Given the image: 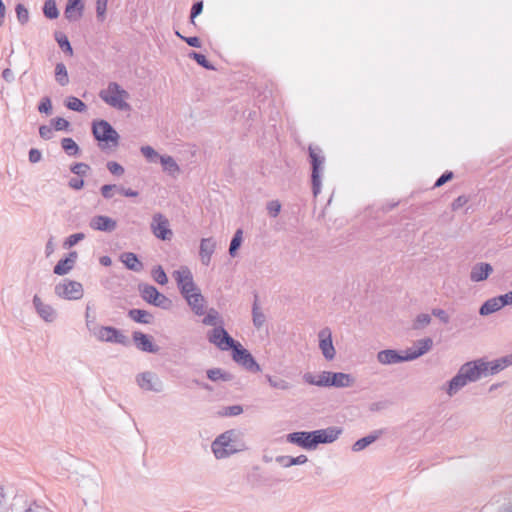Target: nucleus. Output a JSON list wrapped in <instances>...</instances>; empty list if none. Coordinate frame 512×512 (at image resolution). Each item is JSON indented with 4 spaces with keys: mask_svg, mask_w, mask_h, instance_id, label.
<instances>
[{
    "mask_svg": "<svg viewBox=\"0 0 512 512\" xmlns=\"http://www.w3.org/2000/svg\"><path fill=\"white\" fill-rule=\"evenodd\" d=\"M245 449L246 445L242 439V434L235 429L220 434L211 444V450L216 459H225Z\"/></svg>",
    "mask_w": 512,
    "mask_h": 512,
    "instance_id": "obj_1",
    "label": "nucleus"
},
{
    "mask_svg": "<svg viewBox=\"0 0 512 512\" xmlns=\"http://www.w3.org/2000/svg\"><path fill=\"white\" fill-rule=\"evenodd\" d=\"M480 367L481 366H477L475 360L464 363L459 368L457 374L442 387V390H444L449 397L454 396L468 383L476 382L481 378L479 371L483 369Z\"/></svg>",
    "mask_w": 512,
    "mask_h": 512,
    "instance_id": "obj_2",
    "label": "nucleus"
},
{
    "mask_svg": "<svg viewBox=\"0 0 512 512\" xmlns=\"http://www.w3.org/2000/svg\"><path fill=\"white\" fill-rule=\"evenodd\" d=\"M99 97L104 103L116 110H131V105L128 103L130 94L117 82H109L106 88L100 90Z\"/></svg>",
    "mask_w": 512,
    "mask_h": 512,
    "instance_id": "obj_3",
    "label": "nucleus"
},
{
    "mask_svg": "<svg viewBox=\"0 0 512 512\" xmlns=\"http://www.w3.org/2000/svg\"><path fill=\"white\" fill-rule=\"evenodd\" d=\"M92 133L99 146L104 149L106 147L115 148L119 144V134L106 120H96L92 123Z\"/></svg>",
    "mask_w": 512,
    "mask_h": 512,
    "instance_id": "obj_4",
    "label": "nucleus"
},
{
    "mask_svg": "<svg viewBox=\"0 0 512 512\" xmlns=\"http://www.w3.org/2000/svg\"><path fill=\"white\" fill-rule=\"evenodd\" d=\"M54 293L57 297L69 301L79 300L84 295V289L80 282L63 279L54 287Z\"/></svg>",
    "mask_w": 512,
    "mask_h": 512,
    "instance_id": "obj_5",
    "label": "nucleus"
},
{
    "mask_svg": "<svg viewBox=\"0 0 512 512\" xmlns=\"http://www.w3.org/2000/svg\"><path fill=\"white\" fill-rule=\"evenodd\" d=\"M309 156L312 165V188L314 196H317L321 190L320 171L323 169L325 158L322 150L317 146H309Z\"/></svg>",
    "mask_w": 512,
    "mask_h": 512,
    "instance_id": "obj_6",
    "label": "nucleus"
},
{
    "mask_svg": "<svg viewBox=\"0 0 512 512\" xmlns=\"http://www.w3.org/2000/svg\"><path fill=\"white\" fill-rule=\"evenodd\" d=\"M135 381L139 388L146 392L161 393L164 390L163 381L152 371H144L137 374Z\"/></svg>",
    "mask_w": 512,
    "mask_h": 512,
    "instance_id": "obj_7",
    "label": "nucleus"
},
{
    "mask_svg": "<svg viewBox=\"0 0 512 512\" xmlns=\"http://www.w3.org/2000/svg\"><path fill=\"white\" fill-rule=\"evenodd\" d=\"M173 277L183 297L199 290L194 283L192 272L187 266H181L174 271Z\"/></svg>",
    "mask_w": 512,
    "mask_h": 512,
    "instance_id": "obj_8",
    "label": "nucleus"
},
{
    "mask_svg": "<svg viewBox=\"0 0 512 512\" xmlns=\"http://www.w3.org/2000/svg\"><path fill=\"white\" fill-rule=\"evenodd\" d=\"M475 361L477 366H481L480 368L483 369L482 371H479L481 377L495 375L512 365V353L490 362H487L484 359H477Z\"/></svg>",
    "mask_w": 512,
    "mask_h": 512,
    "instance_id": "obj_9",
    "label": "nucleus"
},
{
    "mask_svg": "<svg viewBox=\"0 0 512 512\" xmlns=\"http://www.w3.org/2000/svg\"><path fill=\"white\" fill-rule=\"evenodd\" d=\"M93 330L94 336L101 342L122 345H126L128 342L127 337L117 328L111 326H99V328H95Z\"/></svg>",
    "mask_w": 512,
    "mask_h": 512,
    "instance_id": "obj_10",
    "label": "nucleus"
},
{
    "mask_svg": "<svg viewBox=\"0 0 512 512\" xmlns=\"http://www.w3.org/2000/svg\"><path fill=\"white\" fill-rule=\"evenodd\" d=\"M207 338L210 343L223 351L231 349L236 343L222 326L215 327L209 331Z\"/></svg>",
    "mask_w": 512,
    "mask_h": 512,
    "instance_id": "obj_11",
    "label": "nucleus"
},
{
    "mask_svg": "<svg viewBox=\"0 0 512 512\" xmlns=\"http://www.w3.org/2000/svg\"><path fill=\"white\" fill-rule=\"evenodd\" d=\"M231 349L233 350V360L235 362L242 365L249 371L259 372L261 370L260 365L255 361L248 350L241 346L240 343L236 342L234 347H231Z\"/></svg>",
    "mask_w": 512,
    "mask_h": 512,
    "instance_id": "obj_12",
    "label": "nucleus"
},
{
    "mask_svg": "<svg viewBox=\"0 0 512 512\" xmlns=\"http://www.w3.org/2000/svg\"><path fill=\"white\" fill-rule=\"evenodd\" d=\"M151 230L153 234L161 240H170L173 233L169 228L168 219L161 213L153 215L151 222Z\"/></svg>",
    "mask_w": 512,
    "mask_h": 512,
    "instance_id": "obj_13",
    "label": "nucleus"
},
{
    "mask_svg": "<svg viewBox=\"0 0 512 512\" xmlns=\"http://www.w3.org/2000/svg\"><path fill=\"white\" fill-rule=\"evenodd\" d=\"M319 339V348L324 356V358L328 361H331L335 358L336 350L332 341V332L326 327L319 331L318 333Z\"/></svg>",
    "mask_w": 512,
    "mask_h": 512,
    "instance_id": "obj_14",
    "label": "nucleus"
},
{
    "mask_svg": "<svg viewBox=\"0 0 512 512\" xmlns=\"http://www.w3.org/2000/svg\"><path fill=\"white\" fill-rule=\"evenodd\" d=\"M33 307L37 315L46 323H52L57 319V311L48 303H45L37 294L32 299Z\"/></svg>",
    "mask_w": 512,
    "mask_h": 512,
    "instance_id": "obj_15",
    "label": "nucleus"
},
{
    "mask_svg": "<svg viewBox=\"0 0 512 512\" xmlns=\"http://www.w3.org/2000/svg\"><path fill=\"white\" fill-rule=\"evenodd\" d=\"M377 361L382 365H394L407 362L408 356L405 351H397L395 349L381 350L376 355Z\"/></svg>",
    "mask_w": 512,
    "mask_h": 512,
    "instance_id": "obj_16",
    "label": "nucleus"
},
{
    "mask_svg": "<svg viewBox=\"0 0 512 512\" xmlns=\"http://www.w3.org/2000/svg\"><path fill=\"white\" fill-rule=\"evenodd\" d=\"M315 447L319 444H328L336 441L342 434V429L339 427L331 426L325 429L312 431Z\"/></svg>",
    "mask_w": 512,
    "mask_h": 512,
    "instance_id": "obj_17",
    "label": "nucleus"
},
{
    "mask_svg": "<svg viewBox=\"0 0 512 512\" xmlns=\"http://www.w3.org/2000/svg\"><path fill=\"white\" fill-rule=\"evenodd\" d=\"M89 227L95 231L111 233L117 228V222L105 215H95L89 220Z\"/></svg>",
    "mask_w": 512,
    "mask_h": 512,
    "instance_id": "obj_18",
    "label": "nucleus"
},
{
    "mask_svg": "<svg viewBox=\"0 0 512 512\" xmlns=\"http://www.w3.org/2000/svg\"><path fill=\"white\" fill-rule=\"evenodd\" d=\"M287 441L289 443L298 445L307 450H314L316 448L312 431H300L290 433L287 435Z\"/></svg>",
    "mask_w": 512,
    "mask_h": 512,
    "instance_id": "obj_19",
    "label": "nucleus"
},
{
    "mask_svg": "<svg viewBox=\"0 0 512 512\" xmlns=\"http://www.w3.org/2000/svg\"><path fill=\"white\" fill-rule=\"evenodd\" d=\"M433 346V340L431 338H423L415 342L414 347L406 350L408 360L413 361L422 355L428 353Z\"/></svg>",
    "mask_w": 512,
    "mask_h": 512,
    "instance_id": "obj_20",
    "label": "nucleus"
},
{
    "mask_svg": "<svg viewBox=\"0 0 512 512\" xmlns=\"http://www.w3.org/2000/svg\"><path fill=\"white\" fill-rule=\"evenodd\" d=\"M140 291L145 301L157 307L163 306V303L167 301V298L152 285L141 286Z\"/></svg>",
    "mask_w": 512,
    "mask_h": 512,
    "instance_id": "obj_21",
    "label": "nucleus"
},
{
    "mask_svg": "<svg viewBox=\"0 0 512 512\" xmlns=\"http://www.w3.org/2000/svg\"><path fill=\"white\" fill-rule=\"evenodd\" d=\"M184 298L195 315L203 316L206 313V301L200 290L186 295Z\"/></svg>",
    "mask_w": 512,
    "mask_h": 512,
    "instance_id": "obj_22",
    "label": "nucleus"
},
{
    "mask_svg": "<svg viewBox=\"0 0 512 512\" xmlns=\"http://www.w3.org/2000/svg\"><path fill=\"white\" fill-rule=\"evenodd\" d=\"M329 387L348 388L355 384V378L348 373L329 371Z\"/></svg>",
    "mask_w": 512,
    "mask_h": 512,
    "instance_id": "obj_23",
    "label": "nucleus"
},
{
    "mask_svg": "<svg viewBox=\"0 0 512 512\" xmlns=\"http://www.w3.org/2000/svg\"><path fill=\"white\" fill-rule=\"evenodd\" d=\"M216 249V241L213 237L203 238L200 242L199 256L203 265L208 266Z\"/></svg>",
    "mask_w": 512,
    "mask_h": 512,
    "instance_id": "obj_24",
    "label": "nucleus"
},
{
    "mask_svg": "<svg viewBox=\"0 0 512 512\" xmlns=\"http://www.w3.org/2000/svg\"><path fill=\"white\" fill-rule=\"evenodd\" d=\"M493 272V267L489 263H476L470 271V280L472 282H481L486 280Z\"/></svg>",
    "mask_w": 512,
    "mask_h": 512,
    "instance_id": "obj_25",
    "label": "nucleus"
},
{
    "mask_svg": "<svg viewBox=\"0 0 512 512\" xmlns=\"http://www.w3.org/2000/svg\"><path fill=\"white\" fill-rule=\"evenodd\" d=\"M84 5L82 0H68L64 15L69 21H77L82 17Z\"/></svg>",
    "mask_w": 512,
    "mask_h": 512,
    "instance_id": "obj_26",
    "label": "nucleus"
},
{
    "mask_svg": "<svg viewBox=\"0 0 512 512\" xmlns=\"http://www.w3.org/2000/svg\"><path fill=\"white\" fill-rule=\"evenodd\" d=\"M133 340L136 347L144 352L156 353L158 351V347L152 343L151 338L142 332L135 331Z\"/></svg>",
    "mask_w": 512,
    "mask_h": 512,
    "instance_id": "obj_27",
    "label": "nucleus"
},
{
    "mask_svg": "<svg viewBox=\"0 0 512 512\" xmlns=\"http://www.w3.org/2000/svg\"><path fill=\"white\" fill-rule=\"evenodd\" d=\"M329 371H322L320 374L315 375L311 372H306L303 375V381L309 385L318 387H329Z\"/></svg>",
    "mask_w": 512,
    "mask_h": 512,
    "instance_id": "obj_28",
    "label": "nucleus"
},
{
    "mask_svg": "<svg viewBox=\"0 0 512 512\" xmlns=\"http://www.w3.org/2000/svg\"><path fill=\"white\" fill-rule=\"evenodd\" d=\"M121 262L126 266L127 269L134 272H140L143 269V264L139 261L137 255L133 252H124L120 256Z\"/></svg>",
    "mask_w": 512,
    "mask_h": 512,
    "instance_id": "obj_29",
    "label": "nucleus"
},
{
    "mask_svg": "<svg viewBox=\"0 0 512 512\" xmlns=\"http://www.w3.org/2000/svg\"><path fill=\"white\" fill-rule=\"evenodd\" d=\"M382 434V431L377 430L373 433L357 440L351 447L353 452H360L364 449H366L369 445L374 443Z\"/></svg>",
    "mask_w": 512,
    "mask_h": 512,
    "instance_id": "obj_30",
    "label": "nucleus"
},
{
    "mask_svg": "<svg viewBox=\"0 0 512 512\" xmlns=\"http://www.w3.org/2000/svg\"><path fill=\"white\" fill-rule=\"evenodd\" d=\"M252 321L253 325L256 329H261L264 324L266 323V315L262 311L257 296L255 297V300L252 305Z\"/></svg>",
    "mask_w": 512,
    "mask_h": 512,
    "instance_id": "obj_31",
    "label": "nucleus"
},
{
    "mask_svg": "<svg viewBox=\"0 0 512 512\" xmlns=\"http://www.w3.org/2000/svg\"><path fill=\"white\" fill-rule=\"evenodd\" d=\"M159 160L165 172L172 176H176L179 174L180 167L173 157L169 155H163L159 157Z\"/></svg>",
    "mask_w": 512,
    "mask_h": 512,
    "instance_id": "obj_32",
    "label": "nucleus"
},
{
    "mask_svg": "<svg viewBox=\"0 0 512 512\" xmlns=\"http://www.w3.org/2000/svg\"><path fill=\"white\" fill-rule=\"evenodd\" d=\"M276 462L282 465L285 468L291 467L293 465H303L308 461L306 455H299L297 457L292 456H277Z\"/></svg>",
    "mask_w": 512,
    "mask_h": 512,
    "instance_id": "obj_33",
    "label": "nucleus"
},
{
    "mask_svg": "<svg viewBox=\"0 0 512 512\" xmlns=\"http://www.w3.org/2000/svg\"><path fill=\"white\" fill-rule=\"evenodd\" d=\"M265 378L269 386L273 389L288 391L292 388L291 383L281 377L267 374Z\"/></svg>",
    "mask_w": 512,
    "mask_h": 512,
    "instance_id": "obj_34",
    "label": "nucleus"
},
{
    "mask_svg": "<svg viewBox=\"0 0 512 512\" xmlns=\"http://www.w3.org/2000/svg\"><path fill=\"white\" fill-rule=\"evenodd\" d=\"M502 309L501 304L499 303L497 297H493L485 301L479 309V314L481 316H488L492 313H495Z\"/></svg>",
    "mask_w": 512,
    "mask_h": 512,
    "instance_id": "obj_35",
    "label": "nucleus"
},
{
    "mask_svg": "<svg viewBox=\"0 0 512 512\" xmlns=\"http://www.w3.org/2000/svg\"><path fill=\"white\" fill-rule=\"evenodd\" d=\"M202 323L207 326H214L215 328L222 326L223 320L215 308H210L207 311L206 316L203 318Z\"/></svg>",
    "mask_w": 512,
    "mask_h": 512,
    "instance_id": "obj_36",
    "label": "nucleus"
},
{
    "mask_svg": "<svg viewBox=\"0 0 512 512\" xmlns=\"http://www.w3.org/2000/svg\"><path fill=\"white\" fill-rule=\"evenodd\" d=\"M128 316L135 322L141 324H149L152 320V315L146 310L131 309L128 312Z\"/></svg>",
    "mask_w": 512,
    "mask_h": 512,
    "instance_id": "obj_37",
    "label": "nucleus"
},
{
    "mask_svg": "<svg viewBox=\"0 0 512 512\" xmlns=\"http://www.w3.org/2000/svg\"><path fill=\"white\" fill-rule=\"evenodd\" d=\"M55 80L61 86H66L69 83L67 68L62 62L55 66Z\"/></svg>",
    "mask_w": 512,
    "mask_h": 512,
    "instance_id": "obj_38",
    "label": "nucleus"
},
{
    "mask_svg": "<svg viewBox=\"0 0 512 512\" xmlns=\"http://www.w3.org/2000/svg\"><path fill=\"white\" fill-rule=\"evenodd\" d=\"M65 106L72 111H76V112H80V113L85 112L87 109L86 104L74 96H69L66 98Z\"/></svg>",
    "mask_w": 512,
    "mask_h": 512,
    "instance_id": "obj_39",
    "label": "nucleus"
},
{
    "mask_svg": "<svg viewBox=\"0 0 512 512\" xmlns=\"http://www.w3.org/2000/svg\"><path fill=\"white\" fill-rule=\"evenodd\" d=\"M207 377L211 381H214V382L218 381V380H222V381H230V380H232V375L230 373H227V372L223 371L220 368L209 369L207 371Z\"/></svg>",
    "mask_w": 512,
    "mask_h": 512,
    "instance_id": "obj_40",
    "label": "nucleus"
},
{
    "mask_svg": "<svg viewBox=\"0 0 512 512\" xmlns=\"http://www.w3.org/2000/svg\"><path fill=\"white\" fill-rule=\"evenodd\" d=\"M43 13L49 19H56L59 16L55 0H46L43 6Z\"/></svg>",
    "mask_w": 512,
    "mask_h": 512,
    "instance_id": "obj_41",
    "label": "nucleus"
},
{
    "mask_svg": "<svg viewBox=\"0 0 512 512\" xmlns=\"http://www.w3.org/2000/svg\"><path fill=\"white\" fill-rule=\"evenodd\" d=\"M61 146L69 156H74L79 152V146L72 138H63Z\"/></svg>",
    "mask_w": 512,
    "mask_h": 512,
    "instance_id": "obj_42",
    "label": "nucleus"
},
{
    "mask_svg": "<svg viewBox=\"0 0 512 512\" xmlns=\"http://www.w3.org/2000/svg\"><path fill=\"white\" fill-rule=\"evenodd\" d=\"M72 269H73V266L71 265V260L67 261L66 259H61L54 266L53 272L56 275L63 276V275L68 274Z\"/></svg>",
    "mask_w": 512,
    "mask_h": 512,
    "instance_id": "obj_43",
    "label": "nucleus"
},
{
    "mask_svg": "<svg viewBox=\"0 0 512 512\" xmlns=\"http://www.w3.org/2000/svg\"><path fill=\"white\" fill-rule=\"evenodd\" d=\"M242 240H243V231H242V229H238L235 232V234L230 242L229 254L232 257H234L236 255V251L240 247Z\"/></svg>",
    "mask_w": 512,
    "mask_h": 512,
    "instance_id": "obj_44",
    "label": "nucleus"
},
{
    "mask_svg": "<svg viewBox=\"0 0 512 512\" xmlns=\"http://www.w3.org/2000/svg\"><path fill=\"white\" fill-rule=\"evenodd\" d=\"M16 17L21 25H25L29 21V12L27 8L19 3L15 7Z\"/></svg>",
    "mask_w": 512,
    "mask_h": 512,
    "instance_id": "obj_45",
    "label": "nucleus"
},
{
    "mask_svg": "<svg viewBox=\"0 0 512 512\" xmlns=\"http://www.w3.org/2000/svg\"><path fill=\"white\" fill-rule=\"evenodd\" d=\"M430 323H431L430 315H428L426 313L419 314L413 322V329H415V330L423 329L426 326H428Z\"/></svg>",
    "mask_w": 512,
    "mask_h": 512,
    "instance_id": "obj_46",
    "label": "nucleus"
},
{
    "mask_svg": "<svg viewBox=\"0 0 512 512\" xmlns=\"http://www.w3.org/2000/svg\"><path fill=\"white\" fill-rule=\"evenodd\" d=\"M55 39H56L57 43L59 44L60 48L65 53H68L70 56L73 54V49H72V47L70 45V42H69L68 38L64 34L57 33L55 35Z\"/></svg>",
    "mask_w": 512,
    "mask_h": 512,
    "instance_id": "obj_47",
    "label": "nucleus"
},
{
    "mask_svg": "<svg viewBox=\"0 0 512 512\" xmlns=\"http://www.w3.org/2000/svg\"><path fill=\"white\" fill-rule=\"evenodd\" d=\"M152 277L160 285H165L168 282L167 275L161 266H156L152 270Z\"/></svg>",
    "mask_w": 512,
    "mask_h": 512,
    "instance_id": "obj_48",
    "label": "nucleus"
},
{
    "mask_svg": "<svg viewBox=\"0 0 512 512\" xmlns=\"http://www.w3.org/2000/svg\"><path fill=\"white\" fill-rule=\"evenodd\" d=\"M189 57L194 59L202 67L208 70H214V66L210 64V62L206 59V57L203 54L197 52H190Z\"/></svg>",
    "mask_w": 512,
    "mask_h": 512,
    "instance_id": "obj_49",
    "label": "nucleus"
},
{
    "mask_svg": "<svg viewBox=\"0 0 512 512\" xmlns=\"http://www.w3.org/2000/svg\"><path fill=\"white\" fill-rule=\"evenodd\" d=\"M85 238V234L84 233H75V234H72L70 235L63 243V247L65 249H69L73 246H75L76 244H78L80 241H82L83 239Z\"/></svg>",
    "mask_w": 512,
    "mask_h": 512,
    "instance_id": "obj_50",
    "label": "nucleus"
},
{
    "mask_svg": "<svg viewBox=\"0 0 512 512\" xmlns=\"http://www.w3.org/2000/svg\"><path fill=\"white\" fill-rule=\"evenodd\" d=\"M108 0L96 1V15L97 19L101 22L105 20Z\"/></svg>",
    "mask_w": 512,
    "mask_h": 512,
    "instance_id": "obj_51",
    "label": "nucleus"
},
{
    "mask_svg": "<svg viewBox=\"0 0 512 512\" xmlns=\"http://www.w3.org/2000/svg\"><path fill=\"white\" fill-rule=\"evenodd\" d=\"M118 189H119V187L117 185L106 184L101 187L100 191H101V195L105 199H111L114 196L115 191L118 192Z\"/></svg>",
    "mask_w": 512,
    "mask_h": 512,
    "instance_id": "obj_52",
    "label": "nucleus"
},
{
    "mask_svg": "<svg viewBox=\"0 0 512 512\" xmlns=\"http://www.w3.org/2000/svg\"><path fill=\"white\" fill-rule=\"evenodd\" d=\"M140 150L143 156L151 162H154L157 158L159 159L160 157L151 146H142Z\"/></svg>",
    "mask_w": 512,
    "mask_h": 512,
    "instance_id": "obj_53",
    "label": "nucleus"
},
{
    "mask_svg": "<svg viewBox=\"0 0 512 512\" xmlns=\"http://www.w3.org/2000/svg\"><path fill=\"white\" fill-rule=\"evenodd\" d=\"M281 210V204L277 200H272L267 203V211L273 218L277 217Z\"/></svg>",
    "mask_w": 512,
    "mask_h": 512,
    "instance_id": "obj_54",
    "label": "nucleus"
},
{
    "mask_svg": "<svg viewBox=\"0 0 512 512\" xmlns=\"http://www.w3.org/2000/svg\"><path fill=\"white\" fill-rule=\"evenodd\" d=\"M107 169L111 174L116 176H122L124 174V168L119 163L114 161L107 163Z\"/></svg>",
    "mask_w": 512,
    "mask_h": 512,
    "instance_id": "obj_55",
    "label": "nucleus"
},
{
    "mask_svg": "<svg viewBox=\"0 0 512 512\" xmlns=\"http://www.w3.org/2000/svg\"><path fill=\"white\" fill-rule=\"evenodd\" d=\"M38 110L40 113L50 114L52 111V104L49 97L42 98Z\"/></svg>",
    "mask_w": 512,
    "mask_h": 512,
    "instance_id": "obj_56",
    "label": "nucleus"
},
{
    "mask_svg": "<svg viewBox=\"0 0 512 512\" xmlns=\"http://www.w3.org/2000/svg\"><path fill=\"white\" fill-rule=\"evenodd\" d=\"M89 169V166L85 163H76L71 167V171L79 176L86 175Z\"/></svg>",
    "mask_w": 512,
    "mask_h": 512,
    "instance_id": "obj_57",
    "label": "nucleus"
},
{
    "mask_svg": "<svg viewBox=\"0 0 512 512\" xmlns=\"http://www.w3.org/2000/svg\"><path fill=\"white\" fill-rule=\"evenodd\" d=\"M176 35L180 37L182 40H184L191 47H201V41L198 37H184L179 32H176Z\"/></svg>",
    "mask_w": 512,
    "mask_h": 512,
    "instance_id": "obj_58",
    "label": "nucleus"
},
{
    "mask_svg": "<svg viewBox=\"0 0 512 512\" xmlns=\"http://www.w3.org/2000/svg\"><path fill=\"white\" fill-rule=\"evenodd\" d=\"M432 315L437 317L444 324H447L450 320L449 315L446 313V311L440 308L433 309Z\"/></svg>",
    "mask_w": 512,
    "mask_h": 512,
    "instance_id": "obj_59",
    "label": "nucleus"
},
{
    "mask_svg": "<svg viewBox=\"0 0 512 512\" xmlns=\"http://www.w3.org/2000/svg\"><path fill=\"white\" fill-rule=\"evenodd\" d=\"M54 129L57 131L65 130L69 126V122L61 117L55 118L53 120Z\"/></svg>",
    "mask_w": 512,
    "mask_h": 512,
    "instance_id": "obj_60",
    "label": "nucleus"
},
{
    "mask_svg": "<svg viewBox=\"0 0 512 512\" xmlns=\"http://www.w3.org/2000/svg\"><path fill=\"white\" fill-rule=\"evenodd\" d=\"M243 412V408L240 405H233L225 408L224 415L226 416H237Z\"/></svg>",
    "mask_w": 512,
    "mask_h": 512,
    "instance_id": "obj_61",
    "label": "nucleus"
},
{
    "mask_svg": "<svg viewBox=\"0 0 512 512\" xmlns=\"http://www.w3.org/2000/svg\"><path fill=\"white\" fill-rule=\"evenodd\" d=\"M202 10H203V2L202 1H199V2H196L193 4V6L191 8V15H190L192 23H194V18L197 17L202 12Z\"/></svg>",
    "mask_w": 512,
    "mask_h": 512,
    "instance_id": "obj_62",
    "label": "nucleus"
},
{
    "mask_svg": "<svg viewBox=\"0 0 512 512\" xmlns=\"http://www.w3.org/2000/svg\"><path fill=\"white\" fill-rule=\"evenodd\" d=\"M39 134L43 139H51L53 136V128L50 126L42 125L39 128Z\"/></svg>",
    "mask_w": 512,
    "mask_h": 512,
    "instance_id": "obj_63",
    "label": "nucleus"
},
{
    "mask_svg": "<svg viewBox=\"0 0 512 512\" xmlns=\"http://www.w3.org/2000/svg\"><path fill=\"white\" fill-rule=\"evenodd\" d=\"M502 308L507 305H512V291L504 294L496 296Z\"/></svg>",
    "mask_w": 512,
    "mask_h": 512,
    "instance_id": "obj_64",
    "label": "nucleus"
}]
</instances>
